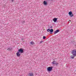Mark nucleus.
<instances>
[{
  "mask_svg": "<svg viewBox=\"0 0 76 76\" xmlns=\"http://www.w3.org/2000/svg\"><path fill=\"white\" fill-rule=\"evenodd\" d=\"M43 39H45V38H46V37H45V36H44L43 37Z\"/></svg>",
  "mask_w": 76,
  "mask_h": 76,
  "instance_id": "nucleus-14",
  "label": "nucleus"
},
{
  "mask_svg": "<svg viewBox=\"0 0 76 76\" xmlns=\"http://www.w3.org/2000/svg\"><path fill=\"white\" fill-rule=\"evenodd\" d=\"M71 53L74 56H76V50H72Z\"/></svg>",
  "mask_w": 76,
  "mask_h": 76,
  "instance_id": "nucleus-2",
  "label": "nucleus"
},
{
  "mask_svg": "<svg viewBox=\"0 0 76 76\" xmlns=\"http://www.w3.org/2000/svg\"><path fill=\"white\" fill-rule=\"evenodd\" d=\"M43 42V41H41L40 42L39 44H41Z\"/></svg>",
  "mask_w": 76,
  "mask_h": 76,
  "instance_id": "nucleus-15",
  "label": "nucleus"
},
{
  "mask_svg": "<svg viewBox=\"0 0 76 76\" xmlns=\"http://www.w3.org/2000/svg\"><path fill=\"white\" fill-rule=\"evenodd\" d=\"M28 76H34V74L32 73H29L28 74Z\"/></svg>",
  "mask_w": 76,
  "mask_h": 76,
  "instance_id": "nucleus-6",
  "label": "nucleus"
},
{
  "mask_svg": "<svg viewBox=\"0 0 76 76\" xmlns=\"http://www.w3.org/2000/svg\"><path fill=\"white\" fill-rule=\"evenodd\" d=\"M53 31L54 30H53V29H51L50 30V32H53Z\"/></svg>",
  "mask_w": 76,
  "mask_h": 76,
  "instance_id": "nucleus-10",
  "label": "nucleus"
},
{
  "mask_svg": "<svg viewBox=\"0 0 76 76\" xmlns=\"http://www.w3.org/2000/svg\"><path fill=\"white\" fill-rule=\"evenodd\" d=\"M69 15H70V16L71 17H73V14H72V12L71 11H70L69 12Z\"/></svg>",
  "mask_w": 76,
  "mask_h": 76,
  "instance_id": "nucleus-4",
  "label": "nucleus"
},
{
  "mask_svg": "<svg viewBox=\"0 0 76 76\" xmlns=\"http://www.w3.org/2000/svg\"><path fill=\"white\" fill-rule=\"evenodd\" d=\"M57 18H55L53 19V20L54 21V22H56V21H57Z\"/></svg>",
  "mask_w": 76,
  "mask_h": 76,
  "instance_id": "nucleus-7",
  "label": "nucleus"
},
{
  "mask_svg": "<svg viewBox=\"0 0 76 76\" xmlns=\"http://www.w3.org/2000/svg\"><path fill=\"white\" fill-rule=\"evenodd\" d=\"M44 4L45 5H47V1H44Z\"/></svg>",
  "mask_w": 76,
  "mask_h": 76,
  "instance_id": "nucleus-8",
  "label": "nucleus"
},
{
  "mask_svg": "<svg viewBox=\"0 0 76 76\" xmlns=\"http://www.w3.org/2000/svg\"><path fill=\"white\" fill-rule=\"evenodd\" d=\"M51 33V34H52V33Z\"/></svg>",
  "mask_w": 76,
  "mask_h": 76,
  "instance_id": "nucleus-20",
  "label": "nucleus"
},
{
  "mask_svg": "<svg viewBox=\"0 0 76 76\" xmlns=\"http://www.w3.org/2000/svg\"><path fill=\"white\" fill-rule=\"evenodd\" d=\"M75 56H71V58H74V57H75Z\"/></svg>",
  "mask_w": 76,
  "mask_h": 76,
  "instance_id": "nucleus-12",
  "label": "nucleus"
},
{
  "mask_svg": "<svg viewBox=\"0 0 76 76\" xmlns=\"http://www.w3.org/2000/svg\"><path fill=\"white\" fill-rule=\"evenodd\" d=\"M7 50H9V48H8Z\"/></svg>",
  "mask_w": 76,
  "mask_h": 76,
  "instance_id": "nucleus-19",
  "label": "nucleus"
},
{
  "mask_svg": "<svg viewBox=\"0 0 76 76\" xmlns=\"http://www.w3.org/2000/svg\"><path fill=\"white\" fill-rule=\"evenodd\" d=\"M30 44H31V45H33V44H34V42H31L30 43Z\"/></svg>",
  "mask_w": 76,
  "mask_h": 76,
  "instance_id": "nucleus-11",
  "label": "nucleus"
},
{
  "mask_svg": "<svg viewBox=\"0 0 76 76\" xmlns=\"http://www.w3.org/2000/svg\"><path fill=\"white\" fill-rule=\"evenodd\" d=\"M52 64H56V61H54L52 62Z\"/></svg>",
  "mask_w": 76,
  "mask_h": 76,
  "instance_id": "nucleus-9",
  "label": "nucleus"
},
{
  "mask_svg": "<svg viewBox=\"0 0 76 76\" xmlns=\"http://www.w3.org/2000/svg\"><path fill=\"white\" fill-rule=\"evenodd\" d=\"M23 39H24L23 38H22V39H21V40H22V41H23Z\"/></svg>",
  "mask_w": 76,
  "mask_h": 76,
  "instance_id": "nucleus-17",
  "label": "nucleus"
},
{
  "mask_svg": "<svg viewBox=\"0 0 76 76\" xmlns=\"http://www.w3.org/2000/svg\"><path fill=\"white\" fill-rule=\"evenodd\" d=\"M47 32H50V29H48L47 30Z\"/></svg>",
  "mask_w": 76,
  "mask_h": 76,
  "instance_id": "nucleus-13",
  "label": "nucleus"
},
{
  "mask_svg": "<svg viewBox=\"0 0 76 76\" xmlns=\"http://www.w3.org/2000/svg\"><path fill=\"white\" fill-rule=\"evenodd\" d=\"M60 32V30H59V29H58L54 32V34H57V33H58V32Z\"/></svg>",
  "mask_w": 76,
  "mask_h": 76,
  "instance_id": "nucleus-5",
  "label": "nucleus"
},
{
  "mask_svg": "<svg viewBox=\"0 0 76 76\" xmlns=\"http://www.w3.org/2000/svg\"><path fill=\"white\" fill-rule=\"evenodd\" d=\"M53 28V27L52 26H50V28Z\"/></svg>",
  "mask_w": 76,
  "mask_h": 76,
  "instance_id": "nucleus-16",
  "label": "nucleus"
},
{
  "mask_svg": "<svg viewBox=\"0 0 76 76\" xmlns=\"http://www.w3.org/2000/svg\"><path fill=\"white\" fill-rule=\"evenodd\" d=\"M23 53V50L22 49H19L16 53V56H20L21 54Z\"/></svg>",
  "mask_w": 76,
  "mask_h": 76,
  "instance_id": "nucleus-1",
  "label": "nucleus"
},
{
  "mask_svg": "<svg viewBox=\"0 0 76 76\" xmlns=\"http://www.w3.org/2000/svg\"><path fill=\"white\" fill-rule=\"evenodd\" d=\"M52 69H53V67H49L47 68V70L49 72H50V71H51V70H52Z\"/></svg>",
  "mask_w": 76,
  "mask_h": 76,
  "instance_id": "nucleus-3",
  "label": "nucleus"
},
{
  "mask_svg": "<svg viewBox=\"0 0 76 76\" xmlns=\"http://www.w3.org/2000/svg\"><path fill=\"white\" fill-rule=\"evenodd\" d=\"M12 2H13V1H14V0H11Z\"/></svg>",
  "mask_w": 76,
  "mask_h": 76,
  "instance_id": "nucleus-18",
  "label": "nucleus"
}]
</instances>
